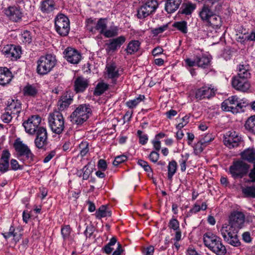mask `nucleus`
Returning <instances> with one entry per match:
<instances>
[{"label": "nucleus", "mask_w": 255, "mask_h": 255, "mask_svg": "<svg viewBox=\"0 0 255 255\" xmlns=\"http://www.w3.org/2000/svg\"><path fill=\"white\" fill-rule=\"evenodd\" d=\"M248 64H240L238 68V73L232 79V86L237 90L246 92L251 85L249 81L251 74Z\"/></svg>", "instance_id": "f257e3e1"}, {"label": "nucleus", "mask_w": 255, "mask_h": 255, "mask_svg": "<svg viewBox=\"0 0 255 255\" xmlns=\"http://www.w3.org/2000/svg\"><path fill=\"white\" fill-rule=\"evenodd\" d=\"M57 60L54 55L48 54L40 57L37 61V73L41 76L49 73L56 66Z\"/></svg>", "instance_id": "f03ea898"}, {"label": "nucleus", "mask_w": 255, "mask_h": 255, "mask_svg": "<svg viewBox=\"0 0 255 255\" xmlns=\"http://www.w3.org/2000/svg\"><path fill=\"white\" fill-rule=\"evenodd\" d=\"M238 232L237 229L234 228L227 223L224 224L220 229L224 241L234 247H238L240 245L238 236Z\"/></svg>", "instance_id": "7ed1b4c3"}, {"label": "nucleus", "mask_w": 255, "mask_h": 255, "mask_svg": "<svg viewBox=\"0 0 255 255\" xmlns=\"http://www.w3.org/2000/svg\"><path fill=\"white\" fill-rule=\"evenodd\" d=\"M91 112L89 105H80L70 116L71 121L76 125L82 124L88 120Z\"/></svg>", "instance_id": "20e7f679"}, {"label": "nucleus", "mask_w": 255, "mask_h": 255, "mask_svg": "<svg viewBox=\"0 0 255 255\" xmlns=\"http://www.w3.org/2000/svg\"><path fill=\"white\" fill-rule=\"evenodd\" d=\"M48 123L53 132L60 134L64 130V119L62 114L59 112L55 111L50 114Z\"/></svg>", "instance_id": "39448f33"}, {"label": "nucleus", "mask_w": 255, "mask_h": 255, "mask_svg": "<svg viewBox=\"0 0 255 255\" xmlns=\"http://www.w3.org/2000/svg\"><path fill=\"white\" fill-rule=\"evenodd\" d=\"M250 165L243 160L234 161L229 167V172L234 179L242 178L248 172Z\"/></svg>", "instance_id": "423d86ee"}, {"label": "nucleus", "mask_w": 255, "mask_h": 255, "mask_svg": "<svg viewBox=\"0 0 255 255\" xmlns=\"http://www.w3.org/2000/svg\"><path fill=\"white\" fill-rule=\"evenodd\" d=\"M158 7L157 0H147L137 10V17L143 19L155 13Z\"/></svg>", "instance_id": "0eeeda50"}, {"label": "nucleus", "mask_w": 255, "mask_h": 255, "mask_svg": "<svg viewBox=\"0 0 255 255\" xmlns=\"http://www.w3.org/2000/svg\"><path fill=\"white\" fill-rule=\"evenodd\" d=\"M55 28L60 35L67 36L70 30V21L68 18L63 14H58L55 19Z\"/></svg>", "instance_id": "6e6552de"}, {"label": "nucleus", "mask_w": 255, "mask_h": 255, "mask_svg": "<svg viewBox=\"0 0 255 255\" xmlns=\"http://www.w3.org/2000/svg\"><path fill=\"white\" fill-rule=\"evenodd\" d=\"M243 106L237 96L230 97L222 103L223 110L237 114L242 111Z\"/></svg>", "instance_id": "1a4fd4ad"}, {"label": "nucleus", "mask_w": 255, "mask_h": 255, "mask_svg": "<svg viewBox=\"0 0 255 255\" xmlns=\"http://www.w3.org/2000/svg\"><path fill=\"white\" fill-rule=\"evenodd\" d=\"M107 23L106 18H101L97 22L92 18H89L86 21V26L90 32L95 33L97 31L103 35L107 28Z\"/></svg>", "instance_id": "9d476101"}, {"label": "nucleus", "mask_w": 255, "mask_h": 255, "mask_svg": "<svg viewBox=\"0 0 255 255\" xmlns=\"http://www.w3.org/2000/svg\"><path fill=\"white\" fill-rule=\"evenodd\" d=\"M41 121V119L39 115H32L29 117L27 120L23 122L22 126L24 128L26 132L33 135L39 128L38 126Z\"/></svg>", "instance_id": "9b49d317"}, {"label": "nucleus", "mask_w": 255, "mask_h": 255, "mask_svg": "<svg viewBox=\"0 0 255 255\" xmlns=\"http://www.w3.org/2000/svg\"><path fill=\"white\" fill-rule=\"evenodd\" d=\"M224 137V144L229 148L238 147L241 142V137L234 130L228 131Z\"/></svg>", "instance_id": "f8f14e48"}, {"label": "nucleus", "mask_w": 255, "mask_h": 255, "mask_svg": "<svg viewBox=\"0 0 255 255\" xmlns=\"http://www.w3.org/2000/svg\"><path fill=\"white\" fill-rule=\"evenodd\" d=\"M245 220V217L243 213L235 211L230 215L229 222L227 224L239 231L240 229L243 227Z\"/></svg>", "instance_id": "ddd939ff"}, {"label": "nucleus", "mask_w": 255, "mask_h": 255, "mask_svg": "<svg viewBox=\"0 0 255 255\" xmlns=\"http://www.w3.org/2000/svg\"><path fill=\"white\" fill-rule=\"evenodd\" d=\"M13 146L19 156H25V158L29 160H32L33 159V154L31 150L19 138L15 140Z\"/></svg>", "instance_id": "4468645a"}, {"label": "nucleus", "mask_w": 255, "mask_h": 255, "mask_svg": "<svg viewBox=\"0 0 255 255\" xmlns=\"http://www.w3.org/2000/svg\"><path fill=\"white\" fill-rule=\"evenodd\" d=\"M35 132L36 136L34 140L35 145L39 149H43L47 144V130L43 127H39Z\"/></svg>", "instance_id": "2eb2a0df"}, {"label": "nucleus", "mask_w": 255, "mask_h": 255, "mask_svg": "<svg viewBox=\"0 0 255 255\" xmlns=\"http://www.w3.org/2000/svg\"><path fill=\"white\" fill-rule=\"evenodd\" d=\"M64 55L66 60L73 64H78L82 59L80 52L71 47L67 48L64 52Z\"/></svg>", "instance_id": "dca6fc26"}, {"label": "nucleus", "mask_w": 255, "mask_h": 255, "mask_svg": "<svg viewBox=\"0 0 255 255\" xmlns=\"http://www.w3.org/2000/svg\"><path fill=\"white\" fill-rule=\"evenodd\" d=\"M39 8L43 14L52 15L57 9V5L54 0H42Z\"/></svg>", "instance_id": "f3484780"}, {"label": "nucleus", "mask_w": 255, "mask_h": 255, "mask_svg": "<svg viewBox=\"0 0 255 255\" xmlns=\"http://www.w3.org/2000/svg\"><path fill=\"white\" fill-rule=\"evenodd\" d=\"M106 70L108 78L111 79L112 82L115 84L117 79L121 75L122 70L114 63L107 64Z\"/></svg>", "instance_id": "a211bd4d"}, {"label": "nucleus", "mask_w": 255, "mask_h": 255, "mask_svg": "<svg viewBox=\"0 0 255 255\" xmlns=\"http://www.w3.org/2000/svg\"><path fill=\"white\" fill-rule=\"evenodd\" d=\"M5 56L11 60H16L20 57L21 49L14 45H7L2 50Z\"/></svg>", "instance_id": "6ab92c4d"}, {"label": "nucleus", "mask_w": 255, "mask_h": 255, "mask_svg": "<svg viewBox=\"0 0 255 255\" xmlns=\"http://www.w3.org/2000/svg\"><path fill=\"white\" fill-rule=\"evenodd\" d=\"M5 15L11 20L17 22L22 16L20 9L16 6H10L4 10Z\"/></svg>", "instance_id": "aec40b11"}, {"label": "nucleus", "mask_w": 255, "mask_h": 255, "mask_svg": "<svg viewBox=\"0 0 255 255\" xmlns=\"http://www.w3.org/2000/svg\"><path fill=\"white\" fill-rule=\"evenodd\" d=\"M215 95L214 88L208 86H204L198 89L195 93V97L200 100L203 99H209Z\"/></svg>", "instance_id": "412c9836"}, {"label": "nucleus", "mask_w": 255, "mask_h": 255, "mask_svg": "<svg viewBox=\"0 0 255 255\" xmlns=\"http://www.w3.org/2000/svg\"><path fill=\"white\" fill-rule=\"evenodd\" d=\"M109 41V43L106 44L107 46V50L109 52H114L125 43L126 37L121 35L117 38H113L110 40Z\"/></svg>", "instance_id": "4be33fe9"}, {"label": "nucleus", "mask_w": 255, "mask_h": 255, "mask_svg": "<svg viewBox=\"0 0 255 255\" xmlns=\"http://www.w3.org/2000/svg\"><path fill=\"white\" fill-rule=\"evenodd\" d=\"M6 109L14 117H16V118H17L22 110L21 104L18 100H12L11 102L6 108Z\"/></svg>", "instance_id": "5701e85b"}, {"label": "nucleus", "mask_w": 255, "mask_h": 255, "mask_svg": "<svg viewBox=\"0 0 255 255\" xmlns=\"http://www.w3.org/2000/svg\"><path fill=\"white\" fill-rule=\"evenodd\" d=\"M208 249L217 255H224L226 253V248L222 243L221 239L218 237L214 241L213 245L211 247H209Z\"/></svg>", "instance_id": "b1692460"}, {"label": "nucleus", "mask_w": 255, "mask_h": 255, "mask_svg": "<svg viewBox=\"0 0 255 255\" xmlns=\"http://www.w3.org/2000/svg\"><path fill=\"white\" fill-rule=\"evenodd\" d=\"M10 156L9 152L7 150L2 151L1 158L0 159V171L1 172H6L9 168V159Z\"/></svg>", "instance_id": "393cba45"}, {"label": "nucleus", "mask_w": 255, "mask_h": 255, "mask_svg": "<svg viewBox=\"0 0 255 255\" xmlns=\"http://www.w3.org/2000/svg\"><path fill=\"white\" fill-rule=\"evenodd\" d=\"M89 81L82 77H78L74 82L75 91L77 93L83 92L89 86Z\"/></svg>", "instance_id": "a878e982"}, {"label": "nucleus", "mask_w": 255, "mask_h": 255, "mask_svg": "<svg viewBox=\"0 0 255 255\" xmlns=\"http://www.w3.org/2000/svg\"><path fill=\"white\" fill-rule=\"evenodd\" d=\"M12 78V74L8 68L0 67V85H5L8 84Z\"/></svg>", "instance_id": "bb28decb"}, {"label": "nucleus", "mask_w": 255, "mask_h": 255, "mask_svg": "<svg viewBox=\"0 0 255 255\" xmlns=\"http://www.w3.org/2000/svg\"><path fill=\"white\" fill-rule=\"evenodd\" d=\"M242 158L250 163L255 164V149L249 148L245 149L241 154Z\"/></svg>", "instance_id": "cd10ccee"}, {"label": "nucleus", "mask_w": 255, "mask_h": 255, "mask_svg": "<svg viewBox=\"0 0 255 255\" xmlns=\"http://www.w3.org/2000/svg\"><path fill=\"white\" fill-rule=\"evenodd\" d=\"M73 99L70 95H63L58 102V109L59 111H63L67 108L72 103Z\"/></svg>", "instance_id": "c85d7f7f"}, {"label": "nucleus", "mask_w": 255, "mask_h": 255, "mask_svg": "<svg viewBox=\"0 0 255 255\" xmlns=\"http://www.w3.org/2000/svg\"><path fill=\"white\" fill-rule=\"evenodd\" d=\"M182 0H167L165 4V9L168 13H173L179 7Z\"/></svg>", "instance_id": "c756f323"}, {"label": "nucleus", "mask_w": 255, "mask_h": 255, "mask_svg": "<svg viewBox=\"0 0 255 255\" xmlns=\"http://www.w3.org/2000/svg\"><path fill=\"white\" fill-rule=\"evenodd\" d=\"M216 11L204 4L201 11L199 12V16L203 21H207L212 17Z\"/></svg>", "instance_id": "7c9ffc66"}, {"label": "nucleus", "mask_w": 255, "mask_h": 255, "mask_svg": "<svg viewBox=\"0 0 255 255\" xmlns=\"http://www.w3.org/2000/svg\"><path fill=\"white\" fill-rule=\"evenodd\" d=\"M112 215L111 211L109 208L105 205L101 206L95 213V216L98 219L110 217Z\"/></svg>", "instance_id": "2f4dec72"}, {"label": "nucleus", "mask_w": 255, "mask_h": 255, "mask_svg": "<svg viewBox=\"0 0 255 255\" xmlns=\"http://www.w3.org/2000/svg\"><path fill=\"white\" fill-rule=\"evenodd\" d=\"M246 130L255 134V115L248 118L245 124Z\"/></svg>", "instance_id": "473e14b6"}, {"label": "nucleus", "mask_w": 255, "mask_h": 255, "mask_svg": "<svg viewBox=\"0 0 255 255\" xmlns=\"http://www.w3.org/2000/svg\"><path fill=\"white\" fill-rule=\"evenodd\" d=\"M140 46V43L137 40H132L128 44L126 50L128 54H132L137 52Z\"/></svg>", "instance_id": "72a5a7b5"}, {"label": "nucleus", "mask_w": 255, "mask_h": 255, "mask_svg": "<svg viewBox=\"0 0 255 255\" xmlns=\"http://www.w3.org/2000/svg\"><path fill=\"white\" fill-rule=\"evenodd\" d=\"M217 239V236L211 233H207L204 234L203 237L204 243L208 248L211 247L214 241Z\"/></svg>", "instance_id": "f704fd0d"}, {"label": "nucleus", "mask_w": 255, "mask_h": 255, "mask_svg": "<svg viewBox=\"0 0 255 255\" xmlns=\"http://www.w3.org/2000/svg\"><path fill=\"white\" fill-rule=\"evenodd\" d=\"M23 94L25 96L35 97L38 93V90L33 85L28 84L23 88Z\"/></svg>", "instance_id": "c9c22d12"}, {"label": "nucleus", "mask_w": 255, "mask_h": 255, "mask_svg": "<svg viewBox=\"0 0 255 255\" xmlns=\"http://www.w3.org/2000/svg\"><path fill=\"white\" fill-rule=\"evenodd\" d=\"M2 235L6 239L13 237V240L15 242L18 241L20 238V235H18L16 233H14V228L12 226L10 227L8 232L2 233Z\"/></svg>", "instance_id": "e433bc0d"}, {"label": "nucleus", "mask_w": 255, "mask_h": 255, "mask_svg": "<svg viewBox=\"0 0 255 255\" xmlns=\"http://www.w3.org/2000/svg\"><path fill=\"white\" fill-rule=\"evenodd\" d=\"M145 97L144 95H139L138 97L127 102L126 105L130 109H133L141 102L143 101Z\"/></svg>", "instance_id": "4c0bfd02"}, {"label": "nucleus", "mask_w": 255, "mask_h": 255, "mask_svg": "<svg viewBox=\"0 0 255 255\" xmlns=\"http://www.w3.org/2000/svg\"><path fill=\"white\" fill-rule=\"evenodd\" d=\"M109 88V85L104 82L99 83L94 91L95 96H100L103 94Z\"/></svg>", "instance_id": "58836bf2"}, {"label": "nucleus", "mask_w": 255, "mask_h": 255, "mask_svg": "<svg viewBox=\"0 0 255 255\" xmlns=\"http://www.w3.org/2000/svg\"><path fill=\"white\" fill-rule=\"evenodd\" d=\"M207 22L213 27L218 28L222 24L221 18L214 13L212 17L207 21Z\"/></svg>", "instance_id": "ea45409f"}, {"label": "nucleus", "mask_w": 255, "mask_h": 255, "mask_svg": "<svg viewBox=\"0 0 255 255\" xmlns=\"http://www.w3.org/2000/svg\"><path fill=\"white\" fill-rule=\"evenodd\" d=\"M177 167V164L175 160L169 162L168 165L167 176L169 179H171L174 174L176 173Z\"/></svg>", "instance_id": "a19ab883"}, {"label": "nucleus", "mask_w": 255, "mask_h": 255, "mask_svg": "<svg viewBox=\"0 0 255 255\" xmlns=\"http://www.w3.org/2000/svg\"><path fill=\"white\" fill-rule=\"evenodd\" d=\"M119 34V28L117 26H111L108 29L106 30L103 35L107 38H111L116 36Z\"/></svg>", "instance_id": "79ce46f5"}, {"label": "nucleus", "mask_w": 255, "mask_h": 255, "mask_svg": "<svg viewBox=\"0 0 255 255\" xmlns=\"http://www.w3.org/2000/svg\"><path fill=\"white\" fill-rule=\"evenodd\" d=\"M219 0H206L204 5L215 11L219 10L221 7Z\"/></svg>", "instance_id": "37998d69"}, {"label": "nucleus", "mask_w": 255, "mask_h": 255, "mask_svg": "<svg viewBox=\"0 0 255 255\" xmlns=\"http://www.w3.org/2000/svg\"><path fill=\"white\" fill-rule=\"evenodd\" d=\"M242 191L246 197L255 198V185L242 187Z\"/></svg>", "instance_id": "c03bdc74"}, {"label": "nucleus", "mask_w": 255, "mask_h": 255, "mask_svg": "<svg viewBox=\"0 0 255 255\" xmlns=\"http://www.w3.org/2000/svg\"><path fill=\"white\" fill-rule=\"evenodd\" d=\"M210 58L205 56L197 57L196 59V64L198 66L202 68H206L210 63Z\"/></svg>", "instance_id": "a18cd8bd"}, {"label": "nucleus", "mask_w": 255, "mask_h": 255, "mask_svg": "<svg viewBox=\"0 0 255 255\" xmlns=\"http://www.w3.org/2000/svg\"><path fill=\"white\" fill-rule=\"evenodd\" d=\"M195 9V5L192 3L183 4L181 7V13L186 15H189L191 14Z\"/></svg>", "instance_id": "49530a36"}, {"label": "nucleus", "mask_w": 255, "mask_h": 255, "mask_svg": "<svg viewBox=\"0 0 255 255\" xmlns=\"http://www.w3.org/2000/svg\"><path fill=\"white\" fill-rule=\"evenodd\" d=\"M173 26L183 33L187 32V22L185 21L176 22Z\"/></svg>", "instance_id": "de8ad7c7"}, {"label": "nucleus", "mask_w": 255, "mask_h": 255, "mask_svg": "<svg viewBox=\"0 0 255 255\" xmlns=\"http://www.w3.org/2000/svg\"><path fill=\"white\" fill-rule=\"evenodd\" d=\"M20 40L23 43H30L32 41V36L30 31L25 30L21 33Z\"/></svg>", "instance_id": "09e8293b"}, {"label": "nucleus", "mask_w": 255, "mask_h": 255, "mask_svg": "<svg viewBox=\"0 0 255 255\" xmlns=\"http://www.w3.org/2000/svg\"><path fill=\"white\" fill-rule=\"evenodd\" d=\"M14 117H15L12 114L5 109V112L2 114L0 118L3 122L8 124L11 121L12 119Z\"/></svg>", "instance_id": "8fccbe9b"}, {"label": "nucleus", "mask_w": 255, "mask_h": 255, "mask_svg": "<svg viewBox=\"0 0 255 255\" xmlns=\"http://www.w3.org/2000/svg\"><path fill=\"white\" fill-rule=\"evenodd\" d=\"M88 143L83 141L79 144L80 153L81 156H85L89 151Z\"/></svg>", "instance_id": "3c124183"}, {"label": "nucleus", "mask_w": 255, "mask_h": 255, "mask_svg": "<svg viewBox=\"0 0 255 255\" xmlns=\"http://www.w3.org/2000/svg\"><path fill=\"white\" fill-rule=\"evenodd\" d=\"M167 27L168 24H163L157 28H151V32L154 35L156 36L165 31Z\"/></svg>", "instance_id": "603ef678"}, {"label": "nucleus", "mask_w": 255, "mask_h": 255, "mask_svg": "<svg viewBox=\"0 0 255 255\" xmlns=\"http://www.w3.org/2000/svg\"><path fill=\"white\" fill-rule=\"evenodd\" d=\"M189 158V154L186 153L185 155H182V158L179 161L181 170L182 172L185 171L186 168V162Z\"/></svg>", "instance_id": "864d4df0"}, {"label": "nucleus", "mask_w": 255, "mask_h": 255, "mask_svg": "<svg viewBox=\"0 0 255 255\" xmlns=\"http://www.w3.org/2000/svg\"><path fill=\"white\" fill-rule=\"evenodd\" d=\"M137 164L142 167L144 170L147 172H151L152 169L150 166L149 165L148 163L143 160L139 159L137 161Z\"/></svg>", "instance_id": "5fc2aeb1"}, {"label": "nucleus", "mask_w": 255, "mask_h": 255, "mask_svg": "<svg viewBox=\"0 0 255 255\" xmlns=\"http://www.w3.org/2000/svg\"><path fill=\"white\" fill-rule=\"evenodd\" d=\"M137 134L139 138V143L142 145L146 144L148 140V137L147 135L142 134V131L140 130L137 131Z\"/></svg>", "instance_id": "6e6d98bb"}, {"label": "nucleus", "mask_w": 255, "mask_h": 255, "mask_svg": "<svg viewBox=\"0 0 255 255\" xmlns=\"http://www.w3.org/2000/svg\"><path fill=\"white\" fill-rule=\"evenodd\" d=\"M169 227L174 231L178 230H179V223L176 219H172L169 221Z\"/></svg>", "instance_id": "4d7b16f0"}, {"label": "nucleus", "mask_w": 255, "mask_h": 255, "mask_svg": "<svg viewBox=\"0 0 255 255\" xmlns=\"http://www.w3.org/2000/svg\"><path fill=\"white\" fill-rule=\"evenodd\" d=\"M127 159V157L126 155H122L118 156L115 158V159L113 162V165L114 166H118L120 164L126 161Z\"/></svg>", "instance_id": "13d9d810"}, {"label": "nucleus", "mask_w": 255, "mask_h": 255, "mask_svg": "<svg viewBox=\"0 0 255 255\" xmlns=\"http://www.w3.org/2000/svg\"><path fill=\"white\" fill-rule=\"evenodd\" d=\"M61 234L64 240H66L70 235L71 231L69 226H65L61 229Z\"/></svg>", "instance_id": "bf43d9fd"}, {"label": "nucleus", "mask_w": 255, "mask_h": 255, "mask_svg": "<svg viewBox=\"0 0 255 255\" xmlns=\"http://www.w3.org/2000/svg\"><path fill=\"white\" fill-rule=\"evenodd\" d=\"M242 38L244 39V41H255V29L250 34L243 36Z\"/></svg>", "instance_id": "052dcab7"}, {"label": "nucleus", "mask_w": 255, "mask_h": 255, "mask_svg": "<svg viewBox=\"0 0 255 255\" xmlns=\"http://www.w3.org/2000/svg\"><path fill=\"white\" fill-rule=\"evenodd\" d=\"M182 122L179 123L177 126L176 128L178 129H181L182 128H183L185 126H186L188 123L189 120V117L187 115H186L184 117L182 118Z\"/></svg>", "instance_id": "680f3d73"}, {"label": "nucleus", "mask_w": 255, "mask_h": 255, "mask_svg": "<svg viewBox=\"0 0 255 255\" xmlns=\"http://www.w3.org/2000/svg\"><path fill=\"white\" fill-rule=\"evenodd\" d=\"M148 157L151 161L155 163L158 161L159 159V154L158 152L155 151H152L150 152Z\"/></svg>", "instance_id": "e2e57ef3"}, {"label": "nucleus", "mask_w": 255, "mask_h": 255, "mask_svg": "<svg viewBox=\"0 0 255 255\" xmlns=\"http://www.w3.org/2000/svg\"><path fill=\"white\" fill-rule=\"evenodd\" d=\"M206 146L200 140L198 141L194 146V151L196 153H200L203 150L204 148Z\"/></svg>", "instance_id": "0e129e2a"}, {"label": "nucleus", "mask_w": 255, "mask_h": 255, "mask_svg": "<svg viewBox=\"0 0 255 255\" xmlns=\"http://www.w3.org/2000/svg\"><path fill=\"white\" fill-rule=\"evenodd\" d=\"M214 139L211 134H208L203 137L200 141L206 146L207 144L211 142Z\"/></svg>", "instance_id": "69168bd1"}, {"label": "nucleus", "mask_w": 255, "mask_h": 255, "mask_svg": "<svg viewBox=\"0 0 255 255\" xmlns=\"http://www.w3.org/2000/svg\"><path fill=\"white\" fill-rule=\"evenodd\" d=\"M98 168L102 171H105L107 168L106 161L102 159H100L98 162Z\"/></svg>", "instance_id": "338daca9"}, {"label": "nucleus", "mask_w": 255, "mask_h": 255, "mask_svg": "<svg viewBox=\"0 0 255 255\" xmlns=\"http://www.w3.org/2000/svg\"><path fill=\"white\" fill-rule=\"evenodd\" d=\"M83 180H87L88 179L91 171L90 169H88L87 165H85L83 168Z\"/></svg>", "instance_id": "774afa93"}]
</instances>
